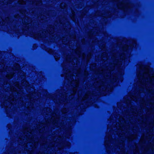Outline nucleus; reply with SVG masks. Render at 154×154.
<instances>
[{"mask_svg": "<svg viewBox=\"0 0 154 154\" xmlns=\"http://www.w3.org/2000/svg\"><path fill=\"white\" fill-rule=\"evenodd\" d=\"M107 56H106V58L107 59Z\"/></svg>", "mask_w": 154, "mask_h": 154, "instance_id": "nucleus-14", "label": "nucleus"}, {"mask_svg": "<svg viewBox=\"0 0 154 154\" xmlns=\"http://www.w3.org/2000/svg\"><path fill=\"white\" fill-rule=\"evenodd\" d=\"M111 137V136H109V137H108V141H109L110 140V138Z\"/></svg>", "mask_w": 154, "mask_h": 154, "instance_id": "nucleus-9", "label": "nucleus"}, {"mask_svg": "<svg viewBox=\"0 0 154 154\" xmlns=\"http://www.w3.org/2000/svg\"><path fill=\"white\" fill-rule=\"evenodd\" d=\"M17 69H19V65L17 64Z\"/></svg>", "mask_w": 154, "mask_h": 154, "instance_id": "nucleus-10", "label": "nucleus"}, {"mask_svg": "<svg viewBox=\"0 0 154 154\" xmlns=\"http://www.w3.org/2000/svg\"><path fill=\"white\" fill-rule=\"evenodd\" d=\"M130 42L131 43L130 45L129 46L128 45H125L123 48V50L124 51H126L132 47H134V46H136V42L134 40H131L128 41L127 42Z\"/></svg>", "mask_w": 154, "mask_h": 154, "instance_id": "nucleus-2", "label": "nucleus"}, {"mask_svg": "<svg viewBox=\"0 0 154 154\" xmlns=\"http://www.w3.org/2000/svg\"><path fill=\"white\" fill-rule=\"evenodd\" d=\"M100 88H101V86H99Z\"/></svg>", "mask_w": 154, "mask_h": 154, "instance_id": "nucleus-13", "label": "nucleus"}, {"mask_svg": "<svg viewBox=\"0 0 154 154\" xmlns=\"http://www.w3.org/2000/svg\"><path fill=\"white\" fill-rule=\"evenodd\" d=\"M17 87L18 88H20L19 87V85H18L17 84L16 85Z\"/></svg>", "mask_w": 154, "mask_h": 154, "instance_id": "nucleus-11", "label": "nucleus"}, {"mask_svg": "<svg viewBox=\"0 0 154 154\" xmlns=\"http://www.w3.org/2000/svg\"><path fill=\"white\" fill-rule=\"evenodd\" d=\"M75 86L76 88L77 87L79 86V82L78 81H76L75 82Z\"/></svg>", "mask_w": 154, "mask_h": 154, "instance_id": "nucleus-6", "label": "nucleus"}, {"mask_svg": "<svg viewBox=\"0 0 154 154\" xmlns=\"http://www.w3.org/2000/svg\"><path fill=\"white\" fill-rule=\"evenodd\" d=\"M55 59L57 60V58H56V56H55Z\"/></svg>", "mask_w": 154, "mask_h": 154, "instance_id": "nucleus-12", "label": "nucleus"}, {"mask_svg": "<svg viewBox=\"0 0 154 154\" xmlns=\"http://www.w3.org/2000/svg\"><path fill=\"white\" fill-rule=\"evenodd\" d=\"M122 119L123 120V121H124V120L123 119V118H122Z\"/></svg>", "mask_w": 154, "mask_h": 154, "instance_id": "nucleus-15", "label": "nucleus"}, {"mask_svg": "<svg viewBox=\"0 0 154 154\" xmlns=\"http://www.w3.org/2000/svg\"><path fill=\"white\" fill-rule=\"evenodd\" d=\"M31 142H32V145H34V146H35V142H34L33 140H32Z\"/></svg>", "mask_w": 154, "mask_h": 154, "instance_id": "nucleus-8", "label": "nucleus"}, {"mask_svg": "<svg viewBox=\"0 0 154 154\" xmlns=\"http://www.w3.org/2000/svg\"><path fill=\"white\" fill-rule=\"evenodd\" d=\"M33 37H35V36H33Z\"/></svg>", "mask_w": 154, "mask_h": 154, "instance_id": "nucleus-16", "label": "nucleus"}, {"mask_svg": "<svg viewBox=\"0 0 154 154\" xmlns=\"http://www.w3.org/2000/svg\"><path fill=\"white\" fill-rule=\"evenodd\" d=\"M29 83L26 81H24L22 82V85L26 87L28 85Z\"/></svg>", "mask_w": 154, "mask_h": 154, "instance_id": "nucleus-4", "label": "nucleus"}, {"mask_svg": "<svg viewBox=\"0 0 154 154\" xmlns=\"http://www.w3.org/2000/svg\"><path fill=\"white\" fill-rule=\"evenodd\" d=\"M137 78L140 83L145 84L146 91L154 94V73L148 66L138 65Z\"/></svg>", "mask_w": 154, "mask_h": 154, "instance_id": "nucleus-1", "label": "nucleus"}, {"mask_svg": "<svg viewBox=\"0 0 154 154\" xmlns=\"http://www.w3.org/2000/svg\"><path fill=\"white\" fill-rule=\"evenodd\" d=\"M15 91V90H13V91Z\"/></svg>", "mask_w": 154, "mask_h": 154, "instance_id": "nucleus-17", "label": "nucleus"}, {"mask_svg": "<svg viewBox=\"0 0 154 154\" xmlns=\"http://www.w3.org/2000/svg\"><path fill=\"white\" fill-rule=\"evenodd\" d=\"M152 96H154V98L153 99H154V94H152ZM148 106H150V109L149 110H148V111L150 112V113H151L152 112L154 111V103H149V105H148Z\"/></svg>", "mask_w": 154, "mask_h": 154, "instance_id": "nucleus-3", "label": "nucleus"}, {"mask_svg": "<svg viewBox=\"0 0 154 154\" xmlns=\"http://www.w3.org/2000/svg\"><path fill=\"white\" fill-rule=\"evenodd\" d=\"M13 75L12 74H11L10 75H7V77L9 79H10L13 76Z\"/></svg>", "mask_w": 154, "mask_h": 154, "instance_id": "nucleus-5", "label": "nucleus"}, {"mask_svg": "<svg viewBox=\"0 0 154 154\" xmlns=\"http://www.w3.org/2000/svg\"><path fill=\"white\" fill-rule=\"evenodd\" d=\"M88 96L87 95H86L85 96V97L83 98L82 99L83 100H85V99H87V98H88Z\"/></svg>", "mask_w": 154, "mask_h": 154, "instance_id": "nucleus-7", "label": "nucleus"}]
</instances>
